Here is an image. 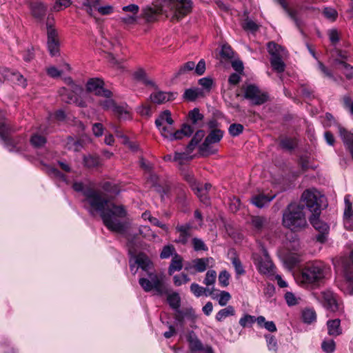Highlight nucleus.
I'll return each instance as SVG.
<instances>
[{
    "label": "nucleus",
    "instance_id": "24",
    "mask_svg": "<svg viewBox=\"0 0 353 353\" xmlns=\"http://www.w3.org/2000/svg\"><path fill=\"white\" fill-rule=\"evenodd\" d=\"M168 293L165 294L168 295L167 301L170 305V306L174 310H178L180 307L181 298L177 292L170 293V290H169L168 285L165 284Z\"/></svg>",
    "mask_w": 353,
    "mask_h": 353
},
{
    "label": "nucleus",
    "instance_id": "1",
    "mask_svg": "<svg viewBox=\"0 0 353 353\" xmlns=\"http://www.w3.org/2000/svg\"><path fill=\"white\" fill-rule=\"evenodd\" d=\"M76 192H82L85 208L94 216L99 213L104 225L111 232L119 234L125 232L127 222L123 221L127 216L123 205L110 203L103 192L92 188H84L82 182H74L72 185Z\"/></svg>",
    "mask_w": 353,
    "mask_h": 353
},
{
    "label": "nucleus",
    "instance_id": "6",
    "mask_svg": "<svg viewBox=\"0 0 353 353\" xmlns=\"http://www.w3.org/2000/svg\"><path fill=\"white\" fill-rule=\"evenodd\" d=\"M165 3L170 5L174 10L173 18L180 20L192 11V0H163Z\"/></svg>",
    "mask_w": 353,
    "mask_h": 353
},
{
    "label": "nucleus",
    "instance_id": "56",
    "mask_svg": "<svg viewBox=\"0 0 353 353\" xmlns=\"http://www.w3.org/2000/svg\"><path fill=\"white\" fill-rule=\"evenodd\" d=\"M230 274L226 270H223L219 275V283L222 287H226L229 285Z\"/></svg>",
    "mask_w": 353,
    "mask_h": 353
},
{
    "label": "nucleus",
    "instance_id": "52",
    "mask_svg": "<svg viewBox=\"0 0 353 353\" xmlns=\"http://www.w3.org/2000/svg\"><path fill=\"white\" fill-rule=\"evenodd\" d=\"M323 14L325 18L332 21H335L338 17L337 11L332 8H325Z\"/></svg>",
    "mask_w": 353,
    "mask_h": 353
},
{
    "label": "nucleus",
    "instance_id": "62",
    "mask_svg": "<svg viewBox=\"0 0 353 353\" xmlns=\"http://www.w3.org/2000/svg\"><path fill=\"white\" fill-rule=\"evenodd\" d=\"M12 78L13 80H12V83L17 84L19 85H21L23 87H25L26 85V79L20 73L14 72Z\"/></svg>",
    "mask_w": 353,
    "mask_h": 353
},
{
    "label": "nucleus",
    "instance_id": "18",
    "mask_svg": "<svg viewBox=\"0 0 353 353\" xmlns=\"http://www.w3.org/2000/svg\"><path fill=\"white\" fill-rule=\"evenodd\" d=\"M275 195L268 196L263 194H259L253 196L251 199V202L253 205L259 208H262L268 205L271 201L274 199Z\"/></svg>",
    "mask_w": 353,
    "mask_h": 353
},
{
    "label": "nucleus",
    "instance_id": "4",
    "mask_svg": "<svg viewBox=\"0 0 353 353\" xmlns=\"http://www.w3.org/2000/svg\"><path fill=\"white\" fill-rule=\"evenodd\" d=\"M325 274V267L322 262L309 263L302 270V281L306 283H319L324 279Z\"/></svg>",
    "mask_w": 353,
    "mask_h": 353
},
{
    "label": "nucleus",
    "instance_id": "13",
    "mask_svg": "<svg viewBox=\"0 0 353 353\" xmlns=\"http://www.w3.org/2000/svg\"><path fill=\"white\" fill-rule=\"evenodd\" d=\"M175 230L178 236L174 242L183 245H186L192 236V226L190 223L177 225Z\"/></svg>",
    "mask_w": 353,
    "mask_h": 353
},
{
    "label": "nucleus",
    "instance_id": "3",
    "mask_svg": "<svg viewBox=\"0 0 353 353\" xmlns=\"http://www.w3.org/2000/svg\"><path fill=\"white\" fill-rule=\"evenodd\" d=\"M303 205L296 203L288 205L283 214V224L291 230L298 231L307 225Z\"/></svg>",
    "mask_w": 353,
    "mask_h": 353
},
{
    "label": "nucleus",
    "instance_id": "34",
    "mask_svg": "<svg viewBox=\"0 0 353 353\" xmlns=\"http://www.w3.org/2000/svg\"><path fill=\"white\" fill-rule=\"evenodd\" d=\"M251 223L255 230L260 231L267 225L268 221L264 216H256L252 218Z\"/></svg>",
    "mask_w": 353,
    "mask_h": 353
},
{
    "label": "nucleus",
    "instance_id": "19",
    "mask_svg": "<svg viewBox=\"0 0 353 353\" xmlns=\"http://www.w3.org/2000/svg\"><path fill=\"white\" fill-rule=\"evenodd\" d=\"M339 135L341 137L344 144H345L350 150L352 155L353 154V134L348 132L343 127L339 125L338 127Z\"/></svg>",
    "mask_w": 353,
    "mask_h": 353
},
{
    "label": "nucleus",
    "instance_id": "7",
    "mask_svg": "<svg viewBox=\"0 0 353 353\" xmlns=\"http://www.w3.org/2000/svg\"><path fill=\"white\" fill-rule=\"evenodd\" d=\"M173 122L171 112L168 110L162 112L155 121V125L159 130L161 135L169 140L171 133H172L171 125L173 124Z\"/></svg>",
    "mask_w": 353,
    "mask_h": 353
},
{
    "label": "nucleus",
    "instance_id": "26",
    "mask_svg": "<svg viewBox=\"0 0 353 353\" xmlns=\"http://www.w3.org/2000/svg\"><path fill=\"white\" fill-rule=\"evenodd\" d=\"M190 291L196 296L199 297L203 294L205 296L211 295L213 293V288L209 289L200 286L199 284L193 283L190 285Z\"/></svg>",
    "mask_w": 353,
    "mask_h": 353
},
{
    "label": "nucleus",
    "instance_id": "41",
    "mask_svg": "<svg viewBox=\"0 0 353 353\" xmlns=\"http://www.w3.org/2000/svg\"><path fill=\"white\" fill-rule=\"evenodd\" d=\"M303 321L306 323H311L316 319V314L312 309H305L302 312Z\"/></svg>",
    "mask_w": 353,
    "mask_h": 353
},
{
    "label": "nucleus",
    "instance_id": "44",
    "mask_svg": "<svg viewBox=\"0 0 353 353\" xmlns=\"http://www.w3.org/2000/svg\"><path fill=\"white\" fill-rule=\"evenodd\" d=\"M112 96L110 97H104L105 99L99 101L100 105L104 109V110H113L115 102L112 99Z\"/></svg>",
    "mask_w": 353,
    "mask_h": 353
},
{
    "label": "nucleus",
    "instance_id": "49",
    "mask_svg": "<svg viewBox=\"0 0 353 353\" xmlns=\"http://www.w3.org/2000/svg\"><path fill=\"white\" fill-rule=\"evenodd\" d=\"M190 280L188 274L182 273L179 275H175L173 277L174 284L176 286H180L183 283H187Z\"/></svg>",
    "mask_w": 353,
    "mask_h": 353
},
{
    "label": "nucleus",
    "instance_id": "23",
    "mask_svg": "<svg viewBox=\"0 0 353 353\" xmlns=\"http://www.w3.org/2000/svg\"><path fill=\"white\" fill-rule=\"evenodd\" d=\"M212 260V258L210 257L196 259L192 261L193 268L198 272H203L207 269L210 262Z\"/></svg>",
    "mask_w": 353,
    "mask_h": 353
},
{
    "label": "nucleus",
    "instance_id": "54",
    "mask_svg": "<svg viewBox=\"0 0 353 353\" xmlns=\"http://www.w3.org/2000/svg\"><path fill=\"white\" fill-rule=\"evenodd\" d=\"M345 208L344 211V218H350V220H353V210L352 209V203L350 201L349 196L345 197Z\"/></svg>",
    "mask_w": 353,
    "mask_h": 353
},
{
    "label": "nucleus",
    "instance_id": "46",
    "mask_svg": "<svg viewBox=\"0 0 353 353\" xmlns=\"http://www.w3.org/2000/svg\"><path fill=\"white\" fill-rule=\"evenodd\" d=\"M220 54L221 57L223 59H231L232 58H233L234 52L229 45L225 44L222 46Z\"/></svg>",
    "mask_w": 353,
    "mask_h": 353
},
{
    "label": "nucleus",
    "instance_id": "35",
    "mask_svg": "<svg viewBox=\"0 0 353 353\" xmlns=\"http://www.w3.org/2000/svg\"><path fill=\"white\" fill-rule=\"evenodd\" d=\"M192 152H188L187 149L184 152H175L173 158V161L178 162L179 164H183L185 161H190L193 159V156L190 154Z\"/></svg>",
    "mask_w": 353,
    "mask_h": 353
},
{
    "label": "nucleus",
    "instance_id": "48",
    "mask_svg": "<svg viewBox=\"0 0 353 353\" xmlns=\"http://www.w3.org/2000/svg\"><path fill=\"white\" fill-rule=\"evenodd\" d=\"M256 321V318L254 316L250 314H245L239 320V324L243 327H245L251 326Z\"/></svg>",
    "mask_w": 353,
    "mask_h": 353
},
{
    "label": "nucleus",
    "instance_id": "64",
    "mask_svg": "<svg viewBox=\"0 0 353 353\" xmlns=\"http://www.w3.org/2000/svg\"><path fill=\"white\" fill-rule=\"evenodd\" d=\"M199 96V91L196 89H188L184 92V97L189 101L195 100Z\"/></svg>",
    "mask_w": 353,
    "mask_h": 353
},
{
    "label": "nucleus",
    "instance_id": "5",
    "mask_svg": "<svg viewBox=\"0 0 353 353\" xmlns=\"http://www.w3.org/2000/svg\"><path fill=\"white\" fill-rule=\"evenodd\" d=\"M54 18L48 15L46 20V28L48 36V48L52 56H55L59 53V42L58 39V33L53 27Z\"/></svg>",
    "mask_w": 353,
    "mask_h": 353
},
{
    "label": "nucleus",
    "instance_id": "15",
    "mask_svg": "<svg viewBox=\"0 0 353 353\" xmlns=\"http://www.w3.org/2000/svg\"><path fill=\"white\" fill-rule=\"evenodd\" d=\"M29 7L31 14L38 21H42L46 16L47 6L40 0H30Z\"/></svg>",
    "mask_w": 353,
    "mask_h": 353
},
{
    "label": "nucleus",
    "instance_id": "37",
    "mask_svg": "<svg viewBox=\"0 0 353 353\" xmlns=\"http://www.w3.org/2000/svg\"><path fill=\"white\" fill-rule=\"evenodd\" d=\"M270 64L273 70L279 73L283 72L285 70V65L281 57L270 58Z\"/></svg>",
    "mask_w": 353,
    "mask_h": 353
},
{
    "label": "nucleus",
    "instance_id": "17",
    "mask_svg": "<svg viewBox=\"0 0 353 353\" xmlns=\"http://www.w3.org/2000/svg\"><path fill=\"white\" fill-rule=\"evenodd\" d=\"M194 132L193 128L189 124H183L180 130L171 133L170 140L181 139L184 137H190Z\"/></svg>",
    "mask_w": 353,
    "mask_h": 353
},
{
    "label": "nucleus",
    "instance_id": "55",
    "mask_svg": "<svg viewBox=\"0 0 353 353\" xmlns=\"http://www.w3.org/2000/svg\"><path fill=\"white\" fill-rule=\"evenodd\" d=\"M321 347L325 352L332 353L335 350V343L332 339L323 341Z\"/></svg>",
    "mask_w": 353,
    "mask_h": 353
},
{
    "label": "nucleus",
    "instance_id": "61",
    "mask_svg": "<svg viewBox=\"0 0 353 353\" xmlns=\"http://www.w3.org/2000/svg\"><path fill=\"white\" fill-rule=\"evenodd\" d=\"M156 14V11L152 8H145L143 10V17L147 21H152L155 19Z\"/></svg>",
    "mask_w": 353,
    "mask_h": 353
},
{
    "label": "nucleus",
    "instance_id": "58",
    "mask_svg": "<svg viewBox=\"0 0 353 353\" xmlns=\"http://www.w3.org/2000/svg\"><path fill=\"white\" fill-rule=\"evenodd\" d=\"M85 165L88 168H94L99 165V161L98 157L93 156L85 157L83 159Z\"/></svg>",
    "mask_w": 353,
    "mask_h": 353
},
{
    "label": "nucleus",
    "instance_id": "12",
    "mask_svg": "<svg viewBox=\"0 0 353 353\" xmlns=\"http://www.w3.org/2000/svg\"><path fill=\"white\" fill-rule=\"evenodd\" d=\"M104 82L102 79L95 78L90 79L87 83V90L100 97H110L112 92L103 88Z\"/></svg>",
    "mask_w": 353,
    "mask_h": 353
},
{
    "label": "nucleus",
    "instance_id": "57",
    "mask_svg": "<svg viewBox=\"0 0 353 353\" xmlns=\"http://www.w3.org/2000/svg\"><path fill=\"white\" fill-rule=\"evenodd\" d=\"M192 245L195 251L203 250L205 251L208 250L207 246L204 243L202 239L199 238H193L192 240Z\"/></svg>",
    "mask_w": 353,
    "mask_h": 353
},
{
    "label": "nucleus",
    "instance_id": "14",
    "mask_svg": "<svg viewBox=\"0 0 353 353\" xmlns=\"http://www.w3.org/2000/svg\"><path fill=\"white\" fill-rule=\"evenodd\" d=\"M263 256H261L260 259H258L257 266L259 271L263 274L272 275L274 272L275 267L272 263L267 250L263 248Z\"/></svg>",
    "mask_w": 353,
    "mask_h": 353
},
{
    "label": "nucleus",
    "instance_id": "20",
    "mask_svg": "<svg viewBox=\"0 0 353 353\" xmlns=\"http://www.w3.org/2000/svg\"><path fill=\"white\" fill-rule=\"evenodd\" d=\"M327 333L330 336H336L342 334L341 321L339 319L329 320L327 322Z\"/></svg>",
    "mask_w": 353,
    "mask_h": 353
},
{
    "label": "nucleus",
    "instance_id": "45",
    "mask_svg": "<svg viewBox=\"0 0 353 353\" xmlns=\"http://www.w3.org/2000/svg\"><path fill=\"white\" fill-rule=\"evenodd\" d=\"M176 252L175 248L172 245H168L163 248L160 254L161 259H168L170 256L174 254Z\"/></svg>",
    "mask_w": 353,
    "mask_h": 353
},
{
    "label": "nucleus",
    "instance_id": "33",
    "mask_svg": "<svg viewBox=\"0 0 353 353\" xmlns=\"http://www.w3.org/2000/svg\"><path fill=\"white\" fill-rule=\"evenodd\" d=\"M234 308L232 305H228L225 308L219 310L215 318L216 321L221 322L228 316H234Z\"/></svg>",
    "mask_w": 353,
    "mask_h": 353
},
{
    "label": "nucleus",
    "instance_id": "50",
    "mask_svg": "<svg viewBox=\"0 0 353 353\" xmlns=\"http://www.w3.org/2000/svg\"><path fill=\"white\" fill-rule=\"evenodd\" d=\"M183 179L190 184L192 190H195V187L198 185V183L194 179V176L192 172L185 171L183 174Z\"/></svg>",
    "mask_w": 353,
    "mask_h": 353
},
{
    "label": "nucleus",
    "instance_id": "60",
    "mask_svg": "<svg viewBox=\"0 0 353 353\" xmlns=\"http://www.w3.org/2000/svg\"><path fill=\"white\" fill-rule=\"evenodd\" d=\"M266 341L269 350L276 352L277 351V341L274 336H266Z\"/></svg>",
    "mask_w": 353,
    "mask_h": 353
},
{
    "label": "nucleus",
    "instance_id": "42",
    "mask_svg": "<svg viewBox=\"0 0 353 353\" xmlns=\"http://www.w3.org/2000/svg\"><path fill=\"white\" fill-rule=\"evenodd\" d=\"M195 63L194 61H188L187 63L182 65L179 70L176 72L175 77H179L182 74H185L188 72H190L194 69Z\"/></svg>",
    "mask_w": 353,
    "mask_h": 353
},
{
    "label": "nucleus",
    "instance_id": "21",
    "mask_svg": "<svg viewBox=\"0 0 353 353\" xmlns=\"http://www.w3.org/2000/svg\"><path fill=\"white\" fill-rule=\"evenodd\" d=\"M183 257L174 253L168 268V273L172 275L174 272L180 271L183 268Z\"/></svg>",
    "mask_w": 353,
    "mask_h": 353
},
{
    "label": "nucleus",
    "instance_id": "28",
    "mask_svg": "<svg viewBox=\"0 0 353 353\" xmlns=\"http://www.w3.org/2000/svg\"><path fill=\"white\" fill-rule=\"evenodd\" d=\"M267 49L271 58L282 57L283 48L274 41L268 42Z\"/></svg>",
    "mask_w": 353,
    "mask_h": 353
},
{
    "label": "nucleus",
    "instance_id": "31",
    "mask_svg": "<svg viewBox=\"0 0 353 353\" xmlns=\"http://www.w3.org/2000/svg\"><path fill=\"white\" fill-rule=\"evenodd\" d=\"M336 65H340L343 69V74L347 79H352L353 78V66L347 63L343 60L336 59L334 61Z\"/></svg>",
    "mask_w": 353,
    "mask_h": 353
},
{
    "label": "nucleus",
    "instance_id": "2",
    "mask_svg": "<svg viewBox=\"0 0 353 353\" xmlns=\"http://www.w3.org/2000/svg\"><path fill=\"white\" fill-rule=\"evenodd\" d=\"M134 263L138 268H141L146 272L148 278H140L139 283L146 292L155 290L159 295L168 293V289L165 283V276L163 274H157L153 272V264L150 259L143 253H140L135 256Z\"/></svg>",
    "mask_w": 353,
    "mask_h": 353
},
{
    "label": "nucleus",
    "instance_id": "59",
    "mask_svg": "<svg viewBox=\"0 0 353 353\" xmlns=\"http://www.w3.org/2000/svg\"><path fill=\"white\" fill-rule=\"evenodd\" d=\"M71 2L70 0H57L54 6L53 10L55 12L60 11L62 8H68L70 6Z\"/></svg>",
    "mask_w": 353,
    "mask_h": 353
},
{
    "label": "nucleus",
    "instance_id": "39",
    "mask_svg": "<svg viewBox=\"0 0 353 353\" xmlns=\"http://www.w3.org/2000/svg\"><path fill=\"white\" fill-rule=\"evenodd\" d=\"M231 262L235 269V272L237 275H243L245 274V272L243 267L242 263L234 252H233V256L231 257Z\"/></svg>",
    "mask_w": 353,
    "mask_h": 353
},
{
    "label": "nucleus",
    "instance_id": "36",
    "mask_svg": "<svg viewBox=\"0 0 353 353\" xmlns=\"http://www.w3.org/2000/svg\"><path fill=\"white\" fill-rule=\"evenodd\" d=\"M223 136V132L219 129H215L210 132L206 137V142H210L212 144L219 143Z\"/></svg>",
    "mask_w": 353,
    "mask_h": 353
},
{
    "label": "nucleus",
    "instance_id": "43",
    "mask_svg": "<svg viewBox=\"0 0 353 353\" xmlns=\"http://www.w3.org/2000/svg\"><path fill=\"white\" fill-rule=\"evenodd\" d=\"M30 143L33 146L40 148L45 145L46 139L43 136L35 134L32 136Z\"/></svg>",
    "mask_w": 353,
    "mask_h": 353
},
{
    "label": "nucleus",
    "instance_id": "63",
    "mask_svg": "<svg viewBox=\"0 0 353 353\" xmlns=\"http://www.w3.org/2000/svg\"><path fill=\"white\" fill-rule=\"evenodd\" d=\"M199 83L201 86H202L206 90H210L213 84V80L210 77H203L199 80Z\"/></svg>",
    "mask_w": 353,
    "mask_h": 353
},
{
    "label": "nucleus",
    "instance_id": "29",
    "mask_svg": "<svg viewBox=\"0 0 353 353\" xmlns=\"http://www.w3.org/2000/svg\"><path fill=\"white\" fill-rule=\"evenodd\" d=\"M190 349L192 352H197L203 350V344L201 341L194 335L193 332L188 336Z\"/></svg>",
    "mask_w": 353,
    "mask_h": 353
},
{
    "label": "nucleus",
    "instance_id": "27",
    "mask_svg": "<svg viewBox=\"0 0 353 353\" xmlns=\"http://www.w3.org/2000/svg\"><path fill=\"white\" fill-rule=\"evenodd\" d=\"M59 92L61 97V100L65 103H76L77 101V96L75 94L72 93L70 90L65 88H61Z\"/></svg>",
    "mask_w": 353,
    "mask_h": 353
},
{
    "label": "nucleus",
    "instance_id": "8",
    "mask_svg": "<svg viewBox=\"0 0 353 353\" xmlns=\"http://www.w3.org/2000/svg\"><path fill=\"white\" fill-rule=\"evenodd\" d=\"M321 195L315 189L306 190L301 196V199L305 203L308 209L312 213H320Z\"/></svg>",
    "mask_w": 353,
    "mask_h": 353
},
{
    "label": "nucleus",
    "instance_id": "25",
    "mask_svg": "<svg viewBox=\"0 0 353 353\" xmlns=\"http://www.w3.org/2000/svg\"><path fill=\"white\" fill-rule=\"evenodd\" d=\"M205 136V132L202 130H197L189 144L187 145V150L188 152H193L198 144L201 141Z\"/></svg>",
    "mask_w": 353,
    "mask_h": 353
},
{
    "label": "nucleus",
    "instance_id": "9",
    "mask_svg": "<svg viewBox=\"0 0 353 353\" xmlns=\"http://www.w3.org/2000/svg\"><path fill=\"white\" fill-rule=\"evenodd\" d=\"M244 97L256 105L263 104L268 99L266 93L261 92L257 86L252 84L245 88Z\"/></svg>",
    "mask_w": 353,
    "mask_h": 353
},
{
    "label": "nucleus",
    "instance_id": "22",
    "mask_svg": "<svg viewBox=\"0 0 353 353\" xmlns=\"http://www.w3.org/2000/svg\"><path fill=\"white\" fill-rule=\"evenodd\" d=\"M101 188L104 190V192L107 193L105 194L104 192H103L105 194V196L107 198H108L109 202L110 203H113L112 202L110 201V197L114 196L119 193V190L117 185L110 182L106 181L101 185Z\"/></svg>",
    "mask_w": 353,
    "mask_h": 353
},
{
    "label": "nucleus",
    "instance_id": "40",
    "mask_svg": "<svg viewBox=\"0 0 353 353\" xmlns=\"http://www.w3.org/2000/svg\"><path fill=\"white\" fill-rule=\"evenodd\" d=\"M297 142L295 139L284 137L280 140V145L282 148L291 150L295 148Z\"/></svg>",
    "mask_w": 353,
    "mask_h": 353
},
{
    "label": "nucleus",
    "instance_id": "32",
    "mask_svg": "<svg viewBox=\"0 0 353 353\" xmlns=\"http://www.w3.org/2000/svg\"><path fill=\"white\" fill-rule=\"evenodd\" d=\"M345 283L350 294H353V270L347 267L344 270Z\"/></svg>",
    "mask_w": 353,
    "mask_h": 353
},
{
    "label": "nucleus",
    "instance_id": "38",
    "mask_svg": "<svg viewBox=\"0 0 353 353\" xmlns=\"http://www.w3.org/2000/svg\"><path fill=\"white\" fill-rule=\"evenodd\" d=\"M188 116L192 125L200 126L199 122L202 121L203 115L200 113L198 108H194L192 110H191L189 112Z\"/></svg>",
    "mask_w": 353,
    "mask_h": 353
},
{
    "label": "nucleus",
    "instance_id": "30",
    "mask_svg": "<svg viewBox=\"0 0 353 353\" xmlns=\"http://www.w3.org/2000/svg\"><path fill=\"white\" fill-rule=\"evenodd\" d=\"M199 150L200 154L205 157L215 154L217 152V149L212 145V143L210 142L207 143L206 139L199 146Z\"/></svg>",
    "mask_w": 353,
    "mask_h": 353
},
{
    "label": "nucleus",
    "instance_id": "10",
    "mask_svg": "<svg viewBox=\"0 0 353 353\" xmlns=\"http://www.w3.org/2000/svg\"><path fill=\"white\" fill-rule=\"evenodd\" d=\"M322 303L327 310L332 312H343V307L339 303L335 295L330 291H325L321 293Z\"/></svg>",
    "mask_w": 353,
    "mask_h": 353
},
{
    "label": "nucleus",
    "instance_id": "47",
    "mask_svg": "<svg viewBox=\"0 0 353 353\" xmlns=\"http://www.w3.org/2000/svg\"><path fill=\"white\" fill-rule=\"evenodd\" d=\"M216 278V272L214 270H208L205 274L204 279V284L207 286L213 285L215 283Z\"/></svg>",
    "mask_w": 353,
    "mask_h": 353
},
{
    "label": "nucleus",
    "instance_id": "51",
    "mask_svg": "<svg viewBox=\"0 0 353 353\" xmlns=\"http://www.w3.org/2000/svg\"><path fill=\"white\" fill-rule=\"evenodd\" d=\"M285 12L288 14V16L294 21L297 27H299L301 25V21L297 17V12L294 10H292L288 8V4L285 5L282 7Z\"/></svg>",
    "mask_w": 353,
    "mask_h": 353
},
{
    "label": "nucleus",
    "instance_id": "16",
    "mask_svg": "<svg viewBox=\"0 0 353 353\" xmlns=\"http://www.w3.org/2000/svg\"><path fill=\"white\" fill-rule=\"evenodd\" d=\"M175 93L157 91L150 94V99L154 103H163L175 98Z\"/></svg>",
    "mask_w": 353,
    "mask_h": 353
},
{
    "label": "nucleus",
    "instance_id": "11",
    "mask_svg": "<svg viewBox=\"0 0 353 353\" xmlns=\"http://www.w3.org/2000/svg\"><path fill=\"white\" fill-rule=\"evenodd\" d=\"M319 214L320 213H312V216L310 217V222L312 226L319 232V234L316 236V241L320 243H324L327 239L329 226L327 223L319 219Z\"/></svg>",
    "mask_w": 353,
    "mask_h": 353
},
{
    "label": "nucleus",
    "instance_id": "53",
    "mask_svg": "<svg viewBox=\"0 0 353 353\" xmlns=\"http://www.w3.org/2000/svg\"><path fill=\"white\" fill-rule=\"evenodd\" d=\"M229 133L232 137H236L243 132V125L240 123H233L229 127Z\"/></svg>",
    "mask_w": 353,
    "mask_h": 353
}]
</instances>
